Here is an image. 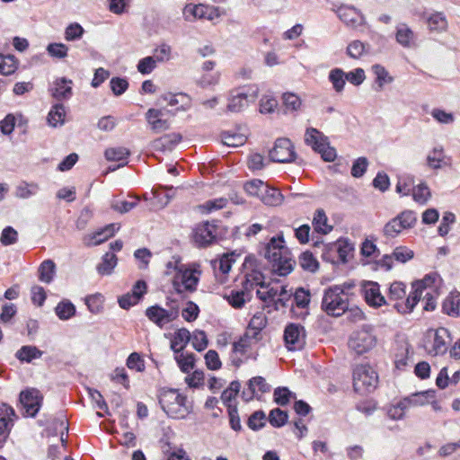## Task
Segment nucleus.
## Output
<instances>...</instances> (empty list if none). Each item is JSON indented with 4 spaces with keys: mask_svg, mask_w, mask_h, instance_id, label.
Listing matches in <instances>:
<instances>
[{
    "mask_svg": "<svg viewBox=\"0 0 460 460\" xmlns=\"http://www.w3.org/2000/svg\"><path fill=\"white\" fill-rule=\"evenodd\" d=\"M104 155L109 161H126L129 151L125 147L108 148L105 150Z\"/></svg>",
    "mask_w": 460,
    "mask_h": 460,
    "instance_id": "13d9d810",
    "label": "nucleus"
},
{
    "mask_svg": "<svg viewBox=\"0 0 460 460\" xmlns=\"http://www.w3.org/2000/svg\"><path fill=\"white\" fill-rule=\"evenodd\" d=\"M227 412L231 429L237 432L241 431L243 427L241 424L237 406L234 404H227Z\"/></svg>",
    "mask_w": 460,
    "mask_h": 460,
    "instance_id": "e2e57ef3",
    "label": "nucleus"
},
{
    "mask_svg": "<svg viewBox=\"0 0 460 460\" xmlns=\"http://www.w3.org/2000/svg\"><path fill=\"white\" fill-rule=\"evenodd\" d=\"M441 146L434 147L427 155V165L434 170L441 169L449 164Z\"/></svg>",
    "mask_w": 460,
    "mask_h": 460,
    "instance_id": "b1692460",
    "label": "nucleus"
},
{
    "mask_svg": "<svg viewBox=\"0 0 460 460\" xmlns=\"http://www.w3.org/2000/svg\"><path fill=\"white\" fill-rule=\"evenodd\" d=\"M395 40L398 44L405 49L417 47L416 34L406 23H399L396 26Z\"/></svg>",
    "mask_w": 460,
    "mask_h": 460,
    "instance_id": "aec40b11",
    "label": "nucleus"
},
{
    "mask_svg": "<svg viewBox=\"0 0 460 460\" xmlns=\"http://www.w3.org/2000/svg\"><path fill=\"white\" fill-rule=\"evenodd\" d=\"M288 414L286 411L275 408L270 411L269 422L274 428H281L288 423Z\"/></svg>",
    "mask_w": 460,
    "mask_h": 460,
    "instance_id": "ea45409f",
    "label": "nucleus"
},
{
    "mask_svg": "<svg viewBox=\"0 0 460 460\" xmlns=\"http://www.w3.org/2000/svg\"><path fill=\"white\" fill-rule=\"evenodd\" d=\"M430 196L429 188L425 182L418 184L412 190V198L419 204H426Z\"/></svg>",
    "mask_w": 460,
    "mask_h": 460,
    "instance_id": "c03bdc74",
    "label": "nucleus"
},
{
    "mask_svg": "<svg viewBox=\"0 0 460 460\" xmlns=\"http://www.w3.org/2000/svg\"><path fill=\"white\" fill-rule=\"evenodd\" d=\"M84 33V28L77 22L69 24L65 31V39L67 41L80 40Z\"/></svg>",
    "mask_w": 460,
    "mask_h": 460,
    "instance_id": "bf43d9fd",
    "label": "nucleus"
},
{
    "mask_svg": "<svg viewBox=\"0 0 460 460\" xmlns=\"http://www.w3.org/2000/svg\"><path fill=\"white\" fill-rule=\"evenodd\" d=\"M360 293L366 303L373 308H379L387 304L385 297L380 292V286L377 282L362 280Z\"/></svg>",
    "mask_w": 460,
    "mask_h": 460,
    "instance_id": "ddd939ff",
    "label": "nucleus"
},
{
    "mask_svg": "<svg viewBox=\"0 0 460 460\" xmlns=\"http://www.w3.org/2000/svg\"><path fill=\"white\" fill-rule=\"evenodd\" d=\"M17 419L14 409L7 403L0 404V437L6 438Z\"/></svg>",
    "mask_w": 460,
    "mask_h": 460,
    "instance_id": "6ab92c4d",
    "label": "nucleus"
},
{
    "mask_svg": "<svg viewBox=\"0 0 460 460\" xmlns=\"http://www.w3.org/2000/svg\"><path fill=\"white\" fill-rule=\"evenodd\" d=\"M321 307L327 314L338 317L349 309V298L342 295L339 287H329L324 291Z\"/></svg>",
    "mask_w": 460,
    "mask_h": 460,
    "instance_id": "39448f33",
    "label": "nucleus"
},
{
    "mask_svg": "<svg viewBox=\"0 0 460 460\" xmlns=\"http://www.w3.org/2000/svg\"><path fill=\"white\" fill-rule=\"evenodd\" d=\"M190 339L191 334L186 328L179 329L173 333L171 340V349L175 354H179L186 348Z\"/></svg>",
    "mask_w": 460,
    "mask_h": 460,
    "instance_id": "393cba45",
    "label": "nucleus"
},
{
    "mask_svg": "<svg viewBox=\"0 0 460 460\" xmlns=\"http://www.w3.org/2000/svg\"><path fill=\"white\" fill-rule=\"evenodd\" d=\"M117 256L113 252H106L102 258V262L97 265L98 273L110 275L117 265Z\"/></svg>",
    "mask_w": 460,
    "mask_h": 460,
    "instance_id": "72a5a7b5",
    "label": "nucleus"
},
{
    "mask_svg": "<svg viewBox=\"0 0 460 460\" xmlns=\"http://www.w3.org/2000/svg\"><path fill=\"white\" fill-rule=\"evenodd\" d=\"M184 19L193 22L196 19H207L212 21L219 17L218 8L206 4H187L183 9Z\"/></svg>",
    "mask_w": 460,
    "mask_h": 460,
    "instance_id": "4468645a",
    "label": "nucleus"
},
{
    "mask_svg": "<svg viewBox=\"0 0 460 460\" xmlns=\"http://www.w3.org/2000/svg\"><path fill=\"white\" fill-rule=\"evenodd\" d=\"M127 367L137 372L145 371V361L137 352H132L127 358Z\"/></svg>",
    "mask_w": 460,
    "mask_h": 460,
    "instance_id": "774afa93",
    "label": "nucleus"
},
{
    "mask_svg": "<svg viewBox=\"0 0 460 460\" xmlns=\"http://www.w3.org/2000/svg\"><path fill=\"white\" fill-rule=\"evenodd\" d=\"M253 283L246 278L243 282V290H231L229 294L224 295V298L229 303V305L235 308L241 309L245 305L246 301L251 299L250 289L252 288Z\"/></svg>",
    "mask_w": 460,
    "mask_h": 460,
    "instance_id": "dca6fc26",
    "label": "nucleus"
},
{
    "mask_svg": "<svg viewBox=\"0 0 460 460\" xmlns=\"http://www.w3.org/2000/svg\"><path fill=\"white\" fill-rule=\"evenodd\" d=\"M442 311L449 316H460V293H451L447 296L443 301Z\"/></svg>",
    "mask_w": 460,
    "mask_h": 460,
    "instance_id": "bb28decb",
    "label": "nucleus"
},
{
    "mask_svg": "<svg viewBox=\"0 0 460 460\" xmlns=\"http://www.w3.org/2000/svg\"><path fill=\"white\" fill-rule=\"evenodd\" d=\"M264 257L271 263L273 271L279 276H287L293 270L294 261L285 246L283 234L273 236L264 248Z\"/></svg>",
    "mask_w": 460,
    "mask_h": 460,
    "instance_id": "f257e3e1",
    "label": "nucleus"
},
{
    "mask_svg": "<svg viewBox=\"0 0 460 460\" xmlns=\"http://www.w3.org/2000/svg\"><path fill=\"white\" fill-rule=\"evenodd\" d=\"M0 74L4 75H10L17 69V64L13 56L4 57L0 55Z\"/></svg>",
    "mask_w": 460,
    "mask_h": 460,
    "instance_id": "5fc2aeb1",
    "label": "nucleus"
},
{
    "mask_svg": "<svg viewBox=\"0 0 460 460\" xmlns=\"http://www.w3.org/2000/svg\"><path fill=\"white\" fill-rule=\"evenodd\" d=\"M284 341L288 350H300L305 344V330L299 323H288L284 330Z\"/></svg>",
    "mask_w": 460,
    "mask_h": 460,
    "instance_id": "f8f14e48",
    "label": "nucleus"
},
{
    "mask_svg": "<svg viewBox=\"0 0 460 460\" xmlns=\"http://www.w3.org/2000/svg\"><path fill=\"white\" fill-rule=\"evenodd\" d=\"M269 156L272 162L284 164L293 162L296 154L291 141L283 137L275 141L273 148L269 152Z\"/></svg>",
    "mask_w": 460,
    "mask_h": 460,
    "instance_id": "9d476101",
    "label": "nucleus"
},
{
    "mask_svg": "<svg viewBox=\"0 0 460 460\" xmlns=\"http://www.w3.org/2000/svg\"><path fill=\"white\" fill-rule=\"evenodd\" d=\"M193 240L197 246L207 247L217 241V225L215 221H204L193 229Z\"/></svg>",
    "mask_w": 460,
    "mask_h": 460,
    "instance_id": "1a4fd4ad",
    "label": "nucleus"
},
{
    "mask_svg": "<svg viewBox=\"0 0 460 460\" xmlns=\"http://www.w3.org/2000/svg\"><path fill=\"white\" fill-rule=\"evenodd\" d=\"M244 190L251 196L258 197L260 199L262 192L266 190V184L259 179H253L244 183Z\"/></svg>",
    "mask_w": 460,
    "mask_h": 460,
    "instance_id": "49530a36",
    "label": "nucleus"
},
{
    "mask_svg": "<svg viewBox=\"0 0 460 460\" xmlns=\"http://www.w3.org/2000/svg\"><path fill=\"white\" fill-rule=\"evenodd\" d=\"M335 12L340 20L349 28L358 29L366 24L365 15L353 5L342 4Z\"/></svg>",
    "mask_w": 460,
    "mask_h": 460,
    "instance_id": "2eb2a0df",
    "label": "nucleus"
},
{
    "mask_svg": "<svg viewBox=\"0 0 460 460\" xmlns=\"http://www.w3.org/2000/svg\"><path fill=\"white\" fill-rule=\"evenodd\" d=\"M305 142L314 151L319 153L325 162H332L337 156L334 147L330 146L327 137L314 128H307L305 133Z\"/></svg>",
    "mask_w": 460,
    "mask_h": 460,
    "instance_id": "423d86ee",
    "label": "nucleus"
},
{
    "mask_svg": "<svg viewBox=\"0 0 460 460\" xmlns=\"http://www.w3.org/2000/svg\"><path fill=\"white\" fill-rule=\"evenodd\" d=\"M258 96V87L255 85L242 87L231 93L227 111L230 112H240L248 106L250 102H254Z\"/></svg>",
    "mask_w": 460,
    "mask_h": 460,
    "instance_id": "6e6552de",
    "label": "nucleus"
},
{
    "mask_svg": "<svg viewBox=\"0 0 460 460\" xmlns=\"http://www.w3.org/2000/svg\"><path fill=\"white\" fill-rule=\"evenodd\" d=\"M199 270H191L184 264L175 266V274L172 279V287L175 292L183 297V292L193 293L196 291L199 281Z\"/></svg>",
    "mask_w": 460,
    "mask_h": 460,
    "instance_id": "20e7f679",
    "label": "nucleus"
},
{
    "mask_svg": "<svg viewBox=\"0 0 460 460\" xmlns=\"http://www.w3.org/2000/svg\"><path fill=\"white\" fill-rule=\"evenodd\" d=\"M228 203L226 198H217L214 199L207 200L200 206V208L206 213H210L215 210H218L226 207Z\"/></svg>",
    "mask_w": 460,
    "mask_h": 460,
    "instance_id": "69168bd1",
    "label": "nucleus"
},
{
    "mask_svg": "<svg viewBox=\"0 0 460 460\" xmlns=\"http://www.w3.org/2000/svg\"><path fill=\"white\" fill-rule=\"evenodd\" d=\"M400 223L401 222L397 217L389 220L384 226V234L387 237H396L402 230H404V228L401 226L402 224Z\"/></svg>",
    "mask_w": 460,
    "mask_h": 460,
    "instance_id": "4d7b16f0",
    "label": "nucleus"
},
{
    "mask_svg": "<svg viewBox=\"0 0 460 460\" xmlns=\"http://www.w3.org/2000/svg\"><path fill=\"white\" fill-rule=\"evenodd\" d=\"M175 360L183 373H190V370L194 367L195 365V356L194 354H188L187 356H183V354H175Z\"/></svg>",
    "mask_w": 460,
    "mask_h": 460,
    "instance_id": "6e6d98bb",
    "label": "nucleus"
},
{
    "mask_svg": "<svg viewBox=\"0 0 460 460\" xmlns=\"http://www.w3.org/2000/svg\"><path fill=\"white\" fill-rule=\"evenodd\" d=\"M299 265L305 270L315 272L319 268V262L309 251L302 252L299 256Z\"/></svg>",
    "mask_w": 460,
    "mask_h": 460,
    "instance_id": "a19ab883",
    "label": "nucleus"
},
{
    "mask_svg": "<svg viewBox=\"0 0 460 460\" xmlns=\"http://www.w3.org/2000/svg\"><path fill=\"white\" fill-rule=\"evenodd\" d=\"M159 404L166 415L172 419H184L192 411L187 404V397L177 389L163 387L158 392Z\"/></svg>",
    "mask_w": 460,
    "mask_h": 460,
    "instance_id": "f03ea898",
    "label": "nucleus"
},
{
    "mask_svg": "<svg viewBox=\"0 0 460 460\" xmlns=\"http://www.w3.org/2000/svg\"><path fill=\"white\" fill-rule=\"evenodd\" d=\"M221 138L224 145L233 147L243 146L247 139L243 134L230 131L222 132Z\"/></svg>",
    "mask_w": 460,
    "mask_h": 460,
    "instance_id": "e433bc0d",
    "label": "nucleus"
},
{
    "mask_svg": "<svg viewBox=\"0 0 460 460\" xmlns=\"http://www.w3.org/2000/svg\"><path fill=\"white\" fill-rule=\"evenodd\" d=\"M400 220L401 226L404 229L412 228L417 222V215L412 210H404L396 216Z\"/></svg>",
    "mask_w": 460,
    "mask_h": 460,
    "instance_id": "052dcab7",
    "label": "nucleus"
},
{
    "mask_svg": "<svg viewBox=\"0 0 460 460\" xmlns=\"http://www.w3.org/2000/svg\"><path fill=\"white\" fill-rule=\"evenodd\" d=\"M313 226L315 232L323 234H327L332 230V226L328 225V218L323 208L316 209L313 218Z\"/></svg>",
    "mask_w": 460,
    "mask_h": 460,
    "instance_id": "cd10ccee",
    "label": "nucleus"
},
{
    "mask_svg": "<svg viewBox=\"0 0 460 460\" xmlns=\"http://www.w3.org/2000/svg\"><path fill=\"white\" fill-rule=\"evenodd\" d=\"M129 197L133 199L132 201L119 200V199L112 200L111 204V208L113 210H115L120 214H125V213L130 211L131 209H133L134 208L137 207L139 199L136 196H129Z\"/></svg>",
    "mask_w": 460,
    "mask_h": 460,
    "instance_id": "79ce46f5",
    "label": "nucleus"
},
{
    "mask_svg": "<svg viewBox=\"0 0 460 460\" xmlns=\"http://www.w3.org/2000/svg\"><path fill=\"white\" fill-rule=\"evenodd\" d=\"M429 31L441 32L447 28V20L443 13L436 12L427 19Z\"/></svg>",
    "mask_w": 460,
    "mask_h": 460,
    "instance_id": "2f4dec72",
    "label": "nucleus"
},
{
    "mask_svg": "<svg viewBox=\"0 0 460 460\" xmlns=\"http://www.w3.org/2000/svg\"><path fill=\"white\" fill-rule=\"evenodd\" d=\"M146 316L158 327L163 328L166 323L178 318L179 307L177 305L172 306L169 310H166L158 305H155L146 308Z\"/></svg>",
    "mask_w": 460,
    "mask_h": 460,
    "instance_id": "9b49d317",
    "label": "nucleus"
},
{
    "mask_svg": "<svg viewBox=\"0 0 460 460\" xmlns=\"http://www.w3.org/2000/svg\"><path fill=\"white\" fill-rule=\"evenodd\" d=\"M43 351L33 345H23L15 353V358L22 363H31L41 358Z\"/></svg>",
    "mask_w": 460,
    "mask_h": 460,
    "instance_id": "a878e982",
    "label": "nucleus"
},
{
    "mask_svg": "<svg viewBox=\"0 0 460 460\" xmlns=\"http://www.w3.org/2000/svg\"><path fill=\"white\" fill-rule=\"evenodd\" d=\"M38 190L39 185L37 183H28L26 181H23L17 186L15 196L20 199H28L35 195L38 192Z\"/></svg>",
    "mask_w": 460,
    "mask_h": 460,
    "instance_id": "de8ad7c7",
    "label": "nucleus"
},
{
    "mask_svg": "<svg viewBox=\"0 0 460 460\" xmlns=\"http://www.w3.org/2000/svg\"><path fill=\"white\" fill-rule=\"evenodd\" d=\"M128 82L126 78L112 77L110 81L111 89L115 96L123 94L128 88Z\"/></svg>",
    "mask_w": 460,
    "mask_h": 460,
    "instance_id": "680f3d73",
    "label": "nucleus"
},
{
    "mask_svg": "<svg viewBox=\"0 0 460 460\" xmlns=\"http://www.w3.org/2000/svg\"><path fill=\"white\" fill-rule=\"evenodd\" d=\"M181 139L182 136L180 133L172 132L165 134L154 140L152 146L155 151H172L181 141Z\"/></svg>",
    "mask_w": 460,
    "mask_h": 460,
    "instance_id": "4be33fe9",
    "label": "nucleus"
},
{
    "mask_svg": "<svg viewBox=\"0 0 460 460\" xmlns=\"http://www.w3.org/2000/svg\"><path fill=\"white\" fill-rule=\"evenodd\" d=\"M372 71L376 75V83L378 85V90H382L385 84H392L394 80V78L390 75L387 69L382 65H373Z\"/></svg>",
    "mask_w": 460,
    "mask_h": 460,
    "instance_id": "473e14b6",
    "label": "nucleus"
},
{
    "mask_svg": "<svg viewBox=\"0 0 460 460\" xmlns=\"http://www.w3.org/2000/svg\"><path fill=\"white\" fill-rule=\"evenodd\" d=\"M56 274V264L52 260H45L39 267V279L44 283L52 282Z\"/></svg>",
    "mask_w": 460,
    "mask_h": 460,
    "instance_id": "7c9ffc66",
    "label": "nucleus"
},
{
    "mask_svg": "<svg viewBox=\"0 0 460 460\" xmlns=\"http://www.w3.org/2000/svg\"><path fill=\"white\" fill-rule=\"evenodd\" d=\"M367 47H368V44H365L358 40H353L347 47V54L351 58L358 59L367 52Z\"/></svg>",
    "mask_w": 460,
    "mask_h": 460,
    "instance_id": "603ef678",
    "label": "nucleus"
},
{
    "mask_svg": "<svg viewBox=\"0 0 460 460\" xmlns=\"http://www.w3.org/2000/svg\"><path fill=\"white\" fill-rule=\"evenodd\" d=\"M191 338L192 346L197 351L200 352L208 347V341L207 339L206 332L204 331L196 330L193 332Z\"/></svg>",
    "mask_w": 460,
    "mask_h": 460,
    "instance_id": "338daca9",
    "label": "nucleus"
},
{
    "mask_svg": "<svg viewBox=\"0 0 460 460\" xmlns=\"http://www.w3.org/2000/svg\"><path fill=\"white\" fill-rule=\"evenodd\" d=\"M66 108L62 103L53 105L48 114V122L50 126L56 128L65 123Z\"/></svg>",
    "mask_w": 460,
    "mask_h": 460,
    "instance_id": "c85d7f7f",
    "label": "nucleus"
},
{
    "mask_svg": "<svg viewBox=\"0 0 460 460\" xmlns=\"http://www.w3.org/2000/svg\"><path fill=\"white\" fill-rule=\"evenodd\" d=\"M36 390H25L20 394V403L26 416L34 417L40 408V399Z\"/></svg>",
    "mask_w": 460,
    "mask_h": 460,
    "instance_id": "a211bd4d",
    "label": "nucleus"
},
{
    "mask_svg": "<svg viewBox=\"0 0 460 460\" xmlns=\"http://www.w3.org/2000/svg\"><path fill=\"white\" fill-rule=\"evenodd\" d=\"M435 397L434 390H426L419 393L412 394L411 395L403 398V401H407V407L424 405L429 402L430 399Z\"/></svg>",
    "mask_w": 460,
    "mask_h": 460,
    "instance_id": "c756f323",
    "label": "nucleus"
},
{
    "mask_svg": "<svg viewBox=\"0 0 460 460\" xmlns=\"http://www.w3.org/2000/svg\"><path fill=\"white\" fill-rule=\"evenodd\" d=\"M73 81L66 77L57 78L51 89L52 96L58 101L68 100L73 95Z\"/></svg>",
    "mask_w": 460,
    "mask_h": 460,
    "instance_id": "412c9836",
    "label": "nucleus"
},
{
    "mask_svg": "<svg viewBox=\"0 0 460 460\" xmlns=\"http://www.w3.org/2000/svg\"><path fill=\"white\" fill-rule=\"evenodd\" d=\"M425 286L422 281L412 283V292L408 296L405 302L395 303L394 307L401 314L411 313L420 301Z\"/></svg>",
    "mask_w": 460,
    "mask_h": 460,
    "instance_id": "f3484780",
    "label": "nucleus"
},
{
    "mask_svg": "<svg viewBox=\"0 0 460 460\" xmlns=\"http://www.w3.org/2000/svg\"><path fill=\"white\" fill-rule=\"evenodd\" d=\"M376 344V337L373 327L369 325L363 326L360 330L354 332L349 340V347L358 355L371 350Z\"/></svg>",
    "mask_w": 460,
    "mask_h": 460,
    "instance_id": "0eeeda50",
    "label": "nucleus"
},
{
    "mask_svg": "<svg viewBox=\"0 0 460 460\" xmlns=\"http://www.w3.org/2000/svg\"><path fill=\"white\" fill-rule=\"evenodd\" d=\"M266 415L263 411L259 410L254 411L248 419L247 425L248 427L254 431L261 429L266 422Z\"/></svg>",
    "mask_w": 460,
    "mask_h": 460,
    "instance_id": "3c124183",
    "label": "nucleus"
},
{
    "mask_svg": "<svg viewBox=\"0 0 460 460\" xmlns=\"http://www.w3.org/2000/svg\"><path fill=\"white\" fill-rule=\"evenodd\" d=\"M329 81L337 93H341L346 84L345 72L341 68H333L329 73Z\"/></svg>",
    "mask_w": 460,
    "mask_h": 460,
    "instance_id": "4c0bfd02",
    "label": "nucleus"
},
{
    "mask_svg": "<svg viewBox=\"0 0 460 460\" xmlns=\"http://www.w3.org/2000/svg\"><path fill=\"white\" fill-rule=\"evenodd\" d=\"M55 313L60 320L66 321L75 314V306L71 301L65 299L57 305Z\"/></svg>",
    "mask_w": 460,
    "mask_h": 460,
    "instance_id": "f704fd0d",
    "label": "nucleus"
},
{
    "mask_svg": "<svg viewBox=\"0 0 460 460\" xmlns=\"http://www.w3.org/2000/svg\"><path fill=\"white\" fill-rule=\"evenodd\" d=\"M119 229V226L116 224H110L103 229L96 232L93 235L94 244H100L106 241L108 238L113 236L115 233Z\"/></svg>",
    "mask_w": 460,
    "mask_h": 460,
    "instance_id": "8fccbe9b",
    "label": "nucleus"
},
{
    "mask_svg": "<svg viewBox=\"0 0 460 460\" xmlns=\"http://www.w3.org/2000/svg\"><path fill=\"white\" fill-rule=\"evenodd\" d=\"M311 294L308 289L304 288H296L293 296V302L296 307L305 309L310 304Z\"/></svg>",
    "mask_w": 460,
    "mask_h": 460,
    "instance_id": "a18cd8bd",
    "label": "nucleus"
},
{
    "mask_svg": "<svg viewBox=\"0 0 460 460\" xmlns=\"http://www.w3.org/2000/svg\"><path fill=\"white\" fill-rule=\"evenodd\" d=\"M88 310L93 314H100L103 310L104 297L100 293L87 296L84 299Z\"/></svg>",
    "mask_w": 460,
    "mask_h": 460,
    "instance_id": "58836bf2",
    "label": "nucleus"
},
{
    "mask_svg": "<svg viewBox=\"0 0 460 460\" xmlns=\"http://www.w3.org/2000/svg\"><path fill=\"white\" fill-rule=\"evenodd\" d=\"M353 389L359 394L374 392L378 385L377 373L368 364L357 365L353 368Z\"/></svg>",
    "mask_w": 460,
    "mask_h": 460,
    "instance_id": "7ed1b4c3",
    "label": "nucleus"
},
{
    "mask_svg": "<svg viewBox=\"0 0 460 460\" xmlns=\"http://www.w3.org/2000/svg\"><path fill=\"white\" fill-rule=\"evenodd\" d=\"M335 250L338 256V260L346 263L348 261V256L349 252L354 250L353 244L349 240H339V243H335Z\"/></svg>",
    "mask_w": 460,
    "mask_h": 460,
    "instance_id": "09e8293b",
    "label": "nucleus"
},
{
    "mask_svg": "<svg viewBox=\"0 0 460 460\" xmlns=\"http://www.w3.org/2000/svg\"><path fill=\"white\" fill-rule=\"evenodd\" d=\"M293 396L295 394L288 387H277L273 393L274 402L280 406L288 404Z\"/></svg>",
    "mask_w": 460,
    "mask_h": 460,
    "instance_id": "864d4df0",
    "label": "nucleus"
},
{
    "mask_svg": "<svg viewBox=\"0 0 460 460\" xmlns=\"http://www.w3.org/2000/svg\"><path fill=\"white\" fill-rule=\"evenodd\" d=\"M255 386H257L258 390L262 394L268 393L270 390V385L266 383V380L262 376L252 377L248 382L250 394L247 399H252L254 397Z\"/></svg>",
    "mask_w": 460,
    "mask_h": 460,
    "instance_id": "37998d69",
    "label": "nucleus"
},
{
    "mask_svg": "<svg viewBox=\"0 0 460 460\" xmlns=\"http://www.w3.org/2000/svg\"><path fill=\"white\" fill-rule=\"evenodd\" d=\"M448 338L450 341L452 340L450 337V332L447 328L441 327L436 330L434 334V341L433 347L430 353H433L434 356L438 354H445L447 350V341Z\"/></svg>",
    "mask_w": 460,
    "mask_h": 460,
    "instance_id": "5701e85b",
    "label": "nucleus"
},
{
    "mask_svg": "<svg viewBox=\"0 0 460 460\" xmlns=\"http://www.w3.org/2000/svg\"><path fill=\"white\" fill-rule=\"evenodd\" d=\"M261 200L268 206H278L283 200V195L278 189L270 188L266 184V190H263Z\"/></svg>",
    "mask_w": 460,
    "mask_h": 460,
    "instance_id": "c9c22d12",
    "label": "nucleus"
},
{
    "mask_svg": "<svg viewBox=\"0 0 460 460\" xmlns=\"http://www.w3.org/2000/svg\"><path fill=\"white\" fill-rule=\"evenodd\" d=\"M268 323V318L263 312H257L253 314L248 324L249 331H262Z\"/></svg>",
    "mask_w": 460,
    "mask_h": 460,
    "instance_id": "0e129e2a",
    "label": "nucleus"
}]
</instances>
